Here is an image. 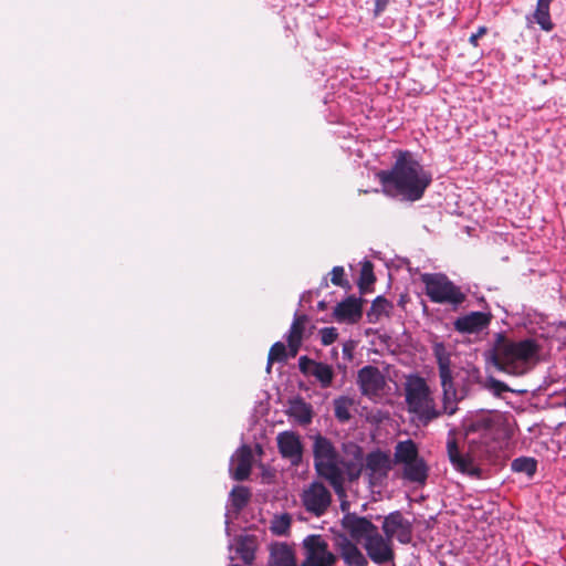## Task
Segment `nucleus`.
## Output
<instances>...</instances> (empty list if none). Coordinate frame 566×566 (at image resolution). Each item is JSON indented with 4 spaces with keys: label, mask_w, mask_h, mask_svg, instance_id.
Listing matches in <instances>:
<instances>
[{
    "label": "nucleus",
    "mask_w": 566,
    "mask_h": 566,
    "mask_svg": "<svg viewBox=\"0 0 566 566\" xmlns=\"http://www.w3.org/2000/svg\"><path fill=\"white\" fill-rule=\"evenodd\" d=\"M357 384L360 392L367 397H374L380 394L386 385V380L381 371L371 365H367L359 369Z\"/></svg>",
    "instance_id": "9b49d317"
},
{
    "label": "nucleus",
    "mask_w": 566,
    "mask_h": 566,
    "mask_svg": "<svg viewBox=\"0 0 566 566\" xmlns=\"http://www.w3.org/2000/svg\"><path fill=\"white\" fill-rule=\"evenodd\" d=\"M549 6L551 4L548 3L537 1L536 10L533 14L534 21L541 27L542 30L547 32L554 28L549 14Z\"/></svg>",
    "instance_id": "bb28decb"
},
{
    "label": "nucleus",
    "mask_w": 566,
    "mask_h": 566,
    "mask_svg": "<svg viewBox=\"0 0 566 566\" xmlns=\"http://www.w3.org/2000/svg\"><path fill=\"white\" fill-rule=\"evenodd\" d=\"M390 303L384 296H377L366 313L367 322L376 324L384 315H388Z\"/></svg>",
    "instance_id": "b1692460"
},
{
    "label": "nucleus",
    "mask_w": 566,
    "mask_h": 566,
    "mask_svg": "<svg viewBox=\"0 0 566 566\" xmlns=\"http://www.w3.org/2000/svg\"><path fill=\"white\" fill-rule=\"evenodd\" d=\"M511 469L516 473H524L528 478H533L537 470V461L530 457H520L512 461Z\"/></svg>",
    "instance_id": "393cba45"
},
{
    "label": "nucleus",
    "mask_w": 566,
    "mask_h": 566,
    "mask_svg": "<svg viewBox=\"0 0 566 566\" xmlns=\"http://www.w3.org/2000/svg\"><path fill=\"white\" fill-rule=\"evenodd\" d=\"M321 478L329 481L337 493L343 491L344 472L337 464V452L332 443L321 436Z\"/></svg>",
    "instance_id": "423d86ee"
},
{
    "label": "nucleus",
    "mask_w": 566,
    "mask_h": 566,
    "mask_svg": "<svg viewBox=\"0 0 566 566\" xmlns=\"http://www.w3.org/2000/svg\"><path fill=\"white\" fill-rule=\"evenodd\" d=\"M342 525L352 539L359 544H363L378 531L370 518L359 516L356 513H346L342 518Z\"/></svg>",
    "instance_id": "1a4fd4ad"
},
{
    "label": "nucleus",
    "mask_w": 566,
    "mask_h": 566,
    "mask_svg": "<svg viewBox=\"0 0 566 566\" xmlns=\"http://www.w3.org/2000/svg\"><path fill=\"white\" fill-rule=\"evenodd\" d=\"M364 300L355 295H349L338 302L333 308V316L340 324H357L363 317Z\"/></svg>",
    "instance_id": "9d476101"
},
{
    "label": "nucleus",
    "mask_w": 566,
    "mask_h": 566,
    "mask_svg": "<svg viewBox=\"0 0 566 566\" xmlns=\"http://www.w3.org/2000/svg\"><path fill=\"white\" fill-rule=\"evenodd\" d=\"M290 417H292L301 426H306L312 421L313 409L302 398H295L290 401L289 410Z\"/></svg>",
    "instance_id": "6ab92c4d"
},
{
    "label": "nucleus",
    "mask_w": 566,
    "mask_h": 566,
    "mask_svg": "<svg viewBox=\"0 0 566 566\" xmlns=\"http://www.w3.org/2000/svg\"><path fill=\"white\" fill-rule=\"evenodd\" d=\"M289 354L286 353V347L283 343L276 342L269 352L266 371H271L272 364L274 361H285Z\"/></svg>",
    "instance_id": "473e14b6"
},
{
    "label": "nucleus",
    "mask_w": 566,
    "mask_h": 566,
    "mask_svg": "<svg viewBox=\"0 0 566 566\" xmlns=\"http://www.w3.org/2000/svg\"><path fill=\"white\" fill-rule=\"evenodd\" d=\"M337 557L327 549V543L321 541V566H333Z\"/></svg>",
    "instance_id": "4c0bfd02"
},
{
    "label": "nucleus",
    "mask_w": 566,
    "mask_h": 566,
    "mask_svg": "<svg viewBox=\"0 0 566 566\" xmlns=\"http://www.w3.org/2000/svg\"><path fill=\"white\" fill-rule=\"evenodd\" d=\"M305 559L301 566H318V535H310L303 541Z\"/></svg>",
    "instance_id": "4be33fe9"
},
{
    "label": "nucleus",
    "mask_w": 566,
    "mask_h": 566,
    "mask_svg": "<svg viewBox=\"0 0 566 566\" xmlns=\"http://www.w3.org/2000/svg\"><path fill=\"white\" fill-rule=\"evenodd\" d=\"M419 457L418 446L413 440L407 439L397 442L394 452V459L397 464L403 465L410 461H415Z\"/></svg>",
    "instance_id": "412c9836"
},
{
    "label": "nucleus",
    "mask_w": 566,
    "mask_h": 566,
    "mask_svg": "<svg viewBox=\"0 0 566 566\" xmlns=\"http://www.w3.org/2000/svg\"><path fill=\"white\" fill-rule=\"evenodd\" d=\"M298 366L304 375H312L318 378V364L315 363L314 360H311L307 357L302 356L298 360Z\"/></svg>",
    "instance_id": "e433bc0d"
},
{
    "label": "nucleus",
    "mask_w": 566,
    "mask_h": 566,
    "mask_svg": "<svg viewBox=\"0 0 566 566\" xmlns=\"http://www.w3.org/2000/svg\"><path fill=\"white\" fill-rule=\"evenodd\" d=\"M305 324V316H296L287 335L290 356H296L301 344L302 332Z\"/></svg>",
    "instance_id": "5701e85b"
},
{
    "label": "nucleus",
    "mask_w": 566,
    "mask_h": 566,
    "mask_svg": "<svg viewBox=\"0 0 566 566\" xmlns=\"http://www.w3.org/2000/svg\"><path fill=\"white\" fill-rule=\"evenodd\" d=\"M377 177L384 193L408 201L421 199L432 181L431 174L407 150L399 151L391 169L378 171Z\"/></svg>",
    "instance_id": "f03ea898"
},
{
    "label": "nucleus",
    "mask_w": 566,
    "mask_h": 566,
    "mask_svg": "<svg viewBox=\"0 0 566 566\" xmlns=\"http://www.w3.org/2000/svg\"><path fill=\"white\" fill-rule=\"evenodd\" d=\"M358 543H354L348 538L344 537L338 543V553L346 566H367L368 559L361 553L357 546Z\"/></svg>",
    "instance_id": "2eb2a0df"
},
{
    "label": "nucleus",
    "mask_w": 566,
    "mask_h": 566,
    "mask_svg": "<svg viewBox=\"0 0 566 566\" xmlns=\"http://www.w3.org/2000/svg\"><path fill=\"white\" fill-rule=\"evenodd\" d=\"M382 533L392 543L397 539L400 544L407 545L412 542L413 523L407 518L401 511H392L382 518Z\"/></svg>",
    "instance_id": "0eeeda50"
},
{
    "label": "nucleus",
    "mask_w": 566,
    "mask_h": 566,
    "mask_svg": "<svg viewBox=\"0 0 566 566\" xmlns=\"http://www.w3.org/2000/svg\"><path fill=\"white\" fill-rule=\"evenodd\" d=\"M440 381L443 390L442 409L440 410L441 415L446 413L448 416H452L457 412L458 402L463 398V396H458L452 376H449L446 379H440Z\"/></svg>",
    "instance_id": "a211bd4d"
},
{
    "label": "nucleus",
    "mask_w": 566,
    "mask_h": 566,
    "mask_svg": "<svg viewBox=\"0 0 566 566\" xmlns=\"http://www.w3.org/2000/svg\"><path fill=\"white\" fill-rule=\"evenodd\" d=\"M327 286H328L327 277L321 279V289L322 287H327Z\"/></svg>",
    "instance_id": "49530a36"
},
{
    "label": "nucleus",
    "mask_w": 566,
    "mask_h": 566,
    "mask_svg": "<svg viewBox=\"0 0 566 566\" xmlns=\"http://www.w3.org/2000/svg\"><path fill=\"white\" fill-rule=\"evenodd\" d=\"M484 388L496 397H502L504 392L511 391V388L503 381L489 377L484 382Z\"/></svg>",
    "instance_id": "f704fd0d"
},
{
    "label": "nucleus",
    "mask_w": 566,
    "mask_h": 566,
    "mask_svg": "<svg viewBox=\"0 0 566 566\" xmlns=\"http://www.w3.org/2000/svg\"><path fill=\"white\" fill-rule=\"evenodd\" d=\"M353 406V400L346 396H340L334 399V413L338 421L347 422L350 415V407Z\"/></svg>",
    "instance_id": "c756f323"
},
{
    "label": "nucleus",
    "mask_w": 566,
    "mask_h": 566,
    "mask_svg": "<svg viewBox=\"0 0 566 566\" xmlns=\"http://www.w3.org/2000/svg\"><path fill=\"white\" fill-rule=\"evenodd\" d=\"M337 337V332L334 327L321 328V343L328 345L332 344Z\"/></svg>",
    "instance_id": "ea45409f"
},
{
    "label": "nucleus",
    "mask_w": 566,
    "mask_h": 566,
    "mask_svg": "<svg viewBox=\"0 0 566 566\" xmlns=\"http://www.w3.org/2000/svg\"><path fill=\"white\" fill-rule=\"evenodd\" d=\"M492 319L490 312H470L459 316L454 323V329L461 334H478L489 327Z\"/></svg>",
    "instance_id": "f8f14e48"
},
{
    "label": "nucleus",
    "mask_w": 566,
    "mask_h": 566,
    "mask_svg": "<svg viewBox=\"0 0 566 566\" xmlns=\"http://www.w3.org/2000/svg\"><path fill=\"white\" fill-rule=\"evenodd\" d=\"M374 266L370 261H365L361 265L358 286L361 293H365L367 287L375 282Z\"/></svg>",
    "instance_id": "7c9ffc66"
},
{
    "label": "nucleus",
    "mask_w": 566,
    "mask_h": 566,
    "mask_svg": "<svg viewBox=\"0 0 566 566\" xmlns=\"http://www.w3.org/2000/svg\"><path fill=\"white\" fill-rule=\"evenodd\" d=\"M386 463H387V457L384 453H381L380 451L371 452L366 458L367 469H369L374 472L385 468Z\"/></svg>",
    "instance_id": "72a5a7b5"
},
{
    "label": "nucleus",
    "mask_w": 566,
    "mask_h": 566,
    "mask_svg": "<svg viewBox=\"0 0 566 566\" xmlns=\"http://www.w3.org/2000/svg\"><path fill=\"white\" fill-rule=\"evenodd\" d=\"M432 353L437 360L439 377L446 379L452 376L451 371V354L442 342L432 345Z\"/></svg>",
    "instance_id": "aec40b11"
},
{
    "label": "nucleus",
    "mask_w": 566,
    "mask_h": 566,
    "mask_svg": "<svg viewBox=\"0 0 566 566\" xmlns=\"http://www.w3.org/2000/svg\"><path fill=\"white\" fill-rule=\"evenodd\" d=\"M235 549L245 564H251L254 560L255 546L253 539L250 537H240L237 542Z\"/></svg>",
    "instance_id": "c85d7f7f"
},
{
    "label": "nucleus",
    "mask_w": 566,
    "mask_h": 566,
    "mask_svg": "<svg viewBox=\"0 0 566 566\" xmlns=\"http://www.w3.org/2000/svg\"><path fill=\"white\" fill-rule=\"evenodd\" d=\"M462 429L469 451L463 453L460 450L457 439L450 431L447 439L449 461L458 472L480 478L482 471L478 460L497 449V440L501 434L499 423L490 413H476L464 418Z\"/></svg>",
    "instance_id": "f257e3e1"
},
{
    "label": "nucleus",
    "mask_w": 566,
    "mask_h": 566,
    "mask_svg": "<svg viewBox=\"0 0 566 566\" xmlns=\"http://www.w3.org/2000/svg\"><path fill=\"white\" fill-rule=\"evenodd\" d=\"M276 440L282 457L287 459L292 465H298L303 455L300 437L292 431H284L277 434Z\"/></svg>",
    "instance_id": "ddd939ff"
},
{
    "label": "nucleus",
    "mask_w": 566,
    "mask_h": 566,
    "mask_svg": "<svg viewBox=\"0 0 566 566\" xmlns=\"http://www.w3.org/2000/svg\"><path fill=\"white\" fill-rule=\"evenodd\" d=\"M538 2L551 4L554 0H537Z\"/></svg>",
    "instance_id": "09e8293b"
},
{
    "label": "nucleus",
    "mask_w": 566,
    "mask_h": 566,
    "mask_svg": "<svg viewBox=\"0 0 566 566\" xmlns=\"http://www.w3.org/2000/svg\"><path fill=\"white\" fill-rule=\"evenodd\" d=\"M488 32L485 27H480L475 33H472L469 38V43L473 46L479 45V39Z\"/></svg>",
    "instance_id": "a19ab883"
},
{
    "label": "nucleus",
    "mask_w": 566,
    "mask_h": 566,
    "mask_svg": "<svg viewBox=\"0 0 566 566\" xmlns=\"http://www.w3.org/2000/svg\"><path fill=\"white\" fill-rule=\"evenodd\" d=\"M292 517L287 513L274 515L270 523V531L276 536H285L291 528Z\"/></svg>",
    "instance_id": "cd10ccee"
},
{
    "label": "nucleus",
    "mask_w": 566,
    "mask_h": 566,
    "mask_svg": "<svg viewBox=\"0 0 566 566\" xmlns=\"http://www.w3.org/2000/svg\"><path fill=\"white\" fill-rule=\"evenodd\" d=\"M331 282L334 285L340 286L343 289L349 290L350 284L347 279H345V269L343 266H334L329 273Z\"/></svg>",
    "instance_id": "c9c22d12"
},
{
    "label": "nucleus",
    "mask_w": 566,
    "mask_h": 566,
    "mask_svg": "<svg viewBox=\"0 0 566 566\" xmlns=\"http://www.w3.org/2000/svg\"><path fill=\"white\" fill-rule=\"evenodd\" d=\"M331 503V494L326 488L321 484V512Z\"/></svg>",
    "instance_id": "79ce46f5"
},
{
    "label": "nucleus",
    "mask_w": 566,
    "mask_h": 566,
    "mask_svg": "<svg viewBox=\"0 0 566 566\" xmlns=\"http://www.w3.org/2000/svg\"><path fill=\"white\" fill-rule=\"evenodd\" d=\"M230 499L235 510L240 511L248 504L250 500V492L248 488L238 485L232 489Z\"/></svg>",
    "instance_id": "2f4dec72"
},
{
    "label": "nucleus",
    "mask_w": 566,
    "mask_h": 566,
    "mask_svg": "<svg viewBox=\"0 0 566 566\" xmlns=\"http://www.w3.org/2000/svg\"><path fill=\"white\" fill-rule=\"evenodd\" d=\"M319 306H321V311H324L326 308L325 302L321 301Z\"/></svg>",
    "instance_id": "de8ad7c7"
},
{
    "label": "nucleus",
    "mask_w": 566,
    "mask_h": 566,
    "mask_svg": "<svg viewBox=\"0 0 566 566\" xmlns=\"http://www.w3.org/2000/svg\"><path fill=\"white\" fill-rule=\"evenodd\" d=\"M361 545L366 551L367 556L376 565H384L394 562L395 559L392 543L384 534H380L379 531H377Z\"/></svg>",
    "instance_id": "6e6552de"
},
{
    "label": "nucleus",
    "mask_w": 566,
    "mask_h": 566,
    "mask_svg": "<svg viewBox=\"0 0 566 566\" xmlns=\"http://www.w3.org/2000/svg\"><path fill=\"white\" fill-rule=\"evenodd\" d=\"M468 378L472 381L478 382L480 380V371L475 368L468 370Z\"/></svg>",
    "instance_id": "a18cd8bd"
},
{
    "label": "nucleus",
    "mask_w": 566,
    "mask_h": 566,
    "mask_svg": "<svg viewBox=\"0 0 566 566\" xmlns=\"http://www.w3.org/2000/svg\"><path fill=\"white\" fill-rule=\"evenodd\" d=\"M270 566H296V558L292 547L285 543H275L270 548Z\"/></svg>",
    "instance_id": "f3484780"
},
{
    "label": "nucleus",
    "mask_w": 566,
    "mask_h": 566,
    "mask_svg": "<svg viewBox=\"0 0 566 566\" xmlns=\"http://www.w3.org/2000/svg\"><path fill=\"white\" fill-rule=\"evenodd\" d=\"M539 345L533 338L511 340L504 334L497 333L493 347L488 352V358L493 366L510 375L526 374L536 361Z\"/></svg>",
    "instance_id": "7ed1b4c3"
},
{
    "label": "nucleus",
    "mask_w": 566,
    "mask_h": 566,
    "mask_svg": "<svg viewBox=\"0 0 566 566\" xmlns=\"http://www.w3.org/2000/svg\"><path fill=\"white\" fill-rule=\"evenodd\" d=\"M426 294L431 302L458 307L465 301V294L446 274L424 273L421 275Z\"/></svg>",
    "instance_id": "39448f33"
},
{
    "label": "nucleus",
    "mask_w": 566,
    "mask_h": 566,
    "mask_svg": "<svg viewBox=\"0 0 566 566\" xmlns=\"http://www.w3.org/2000/svg\"><path fill=\"white\" fill-rule=\"evenodd\" d=\"M302 500L305 509L318 516V481H313L311 486L303 492Z\"/></svg>",
    "instance_id": "a878e982"
},
{
    "label": "nucleus",
    "mask_w": 566,
    "mask_h": 566,
    "mask_svg": "<svg viewBox=\"0 0 566 566\" xmlns=\"http://www.w3.org/2000/svg\"><path fill=\"white\" fill-rule=\"evenodd\" d=\"M391 0H376L374 13L376 17L380 15L387 8Z\"/></svg>",
    "instance_id": "c03bdc74"
},
{
    "label": "nucleus",
    "mask_w": 566,
    "mask_h": 566,
    "mask_svg": "<svg viewBox=\"0 0 566 566\" xmlns=\"http://www.w3.org/2000/svg\"><path fill=\"white\" fill-rule=\"evenodd\" d=\"M253 464V453L250 447L242 446L232 455L230 461V473L237 481L247 480Z\"/></svg>",
    "instance_id": "4468645a"
},
{
    "label": "nucleus",
    "mask_w": 566,
    "mask_h": 566,
    "mask_svg": "<svg viewBox=\"0 0 566 566\" xmlns=\"http://www.w3.org/2000/svg\"><path fill=\"white\" fill-rule=\"evenodd\" d=\"M406 402L409 412L413 413L422 426L441 416L440 409L436 407L434 399L431 397L430 388L422 377L416 376L408 381Z\"/></svg>",
    "instance_id": "20e7f679"
},
{
    "label": "nucleus",
    "mask_w": 566,
    "mask_h": 566,
    "mask_svg": "<svg viewBox=\"0 0 566 566\" xmlns=\"http://www.w3.org/2000/svg\"><path fill=\"white\" fill-rule=\"evenodd\" d=\"M429 467L423 458L403 464L402 478L411 483L423 485L428 479Z\"/></svg>",
    "instance_id": "dca6fc26"
},
{
    "label": "nucleus",
    "mask_w": 566,
    "mask_h": 566,
    "mask_svg": "<svg viewBox=\"0 0 566 566\" xmlns=\"http://www.w3.org/2000/svg\"><path fill=\"white\" fill-rule=\"evenodd\" d=\"M313 467L318 472V436L313 437Z\"/></svg>",
    "instance_id": "37998d69"
},
{
    "label": "nucleus",
    "mask_w": 566,
    "mask_h": 566,
    "mask_svg": "<svg viewBox=\"0 0 566 566\" xmlns=\"http://www.w3.org/2000/svg\"><path fill=\"white\" fill-rule=\"evenodd\" d=\"M333 379V370L328 365L321 363V388L328 387Z\"/></svg>",
    "instance_id": "58836bf2"
}]
</instances>
